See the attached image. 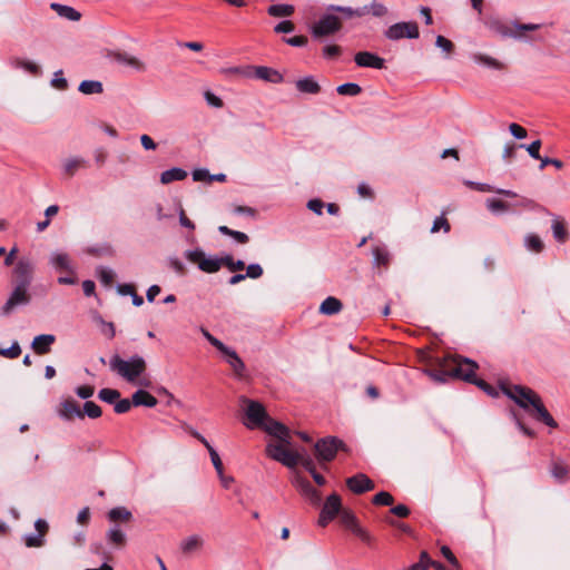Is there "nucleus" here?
Instances as JSON below:
<instances>
[{"mask_svg":"<svg viewBox=\"0 0 570 570\" xmlns=\"http://www.w3.org/2000/svg\"><path fill=\"white\" fill-rule=\"evenodd\" d=\"M368 13H372L375 17H383L387 13V9L384 4L379 2H373L367 6Z\"/></svg>","mask_w":570,"mask_h":570,"instance_id":"680f3d73","label":"nucleus"},{"mask_svg":"<svg viewBox=\"0 0 570 570\" xmlns=\"http://www.w3.org/2000/svg\"><path fill=\"white\" fill-rule=\"evenodd\" d=\"M342 308L343 304L338 298L328 296L322 302L320 306V312L324 315H335L340 313Z\"/></svg>","mask_w":570,"mask_h":570,"instance_id":"2f4dec72","label":"nucleus"},{"mask_svg":"<svg viewBox=\"0 0 570 570\" xmlns=\"http://www.w3.org/2000/svg\"><path fill=\"white\" fill-rule=\"evenodd\" d=\"M261 429H263L269 435L278 439L281 442L291 444L289 440H288L289 439L288 429L284 424L271 419L269 416L264 422V425L261 426Z\"/></svg>","mask_w":570,"mask_h":570,"instance_id":"dca6fc26","label":"nucleus"},{"mask_svg":"<svg viewBox=\"0 0 570 570\" xmlns=\"http://www.w3.org/2000/svg\"><path fill=\"white\" fill-rule=\"evenodd\" d=\"M95 393V387L91 385H81L76 389V394L82 399L88 400L90 399Z\"/></svg>","mask_w":570,"mask_h":570,"instance_id":"e2e57ef3","label":"nucleus"},{"mask_svg":"<svg viewBox=\"0 0 570 570\" xmlns=\"http://www.w3.org/2000/svg\"><path fill=\"white\" fill-rule=\"evenodd\" d=\"M81 413H83V417L87 415L90 419H98L101 416L102 411L101 407L95 402L86 401Z\"/></svg>","mask_w":570,"mask_h":570,"instance_id":"de8ad7c7","label":"nucleus"},{"mask_svg":"<svg viewBox=\"0 0 570 570\" xmlns=\"http://www.w3.org/2000/svg\"><path fill=\"white\" fill-rule=\"evenodd\" d=\"M336 91L338 95H342V96L355 97L362 92V88L360 85H357L355 82H346V83L340 85L336 88Z\"/></svg>","mask_w":570,"mask_h":570,"instance_id":"c03bdc74","label":"nucleus"},{"mask_svg":"<svg viewBox=\"0 0 570 570\" xmlns=\"http://www.w3.org/2000/svg\"><path fill=\"white\" fill-rule=\"evenodd\" d=\"M224 355L227 356V362L229 366L233 368L236 376L242 377L245 371V364L242 358L238 356L235 350L226 346V350L220 351Z\"/></svg>","mask_w":570,"mask_h":570,"instance_id":"b1692460","label":"nucleus"},{"mask_svg":"<svg viewBox=\"0 0 570 570\" xmlns=\"http://www.w3.org/2000/svg\"><path fill=\"white\" fill-rule=\"evenodd\" d=\"M295 487L312 504H318L321 502V493L309 483L308 480L297 476L295 479Z\"/></svg>","mask_w":570,"mask_h":570,"instance_id":"6ab92c4d","label":"nucleus"},{"mask_svg":"<svg viewBox=\"0 0 570 570\" xmlns=\"http://www.w3.org/2000/svg\"><path fill=\"white\" fill-rule=\"evenodd\" d=\"M441 228H443L445 233H448L450 230V224H449L448 219L442 217V216L435 218V220L433 222V226L431 228V232L432 233H436Z\"/></svg>","mask_w":570,"mask_h":570,"instance_id":"0e129e2a","label":"nucleus"},{"mask_svg":"<svg viewBox=\"0 0 570 570\" xmlns=\"http://www.w3.org/2000/svg\"><path fill=\"white\" fill-rule=\"evenodd\" d=\"M487 207L492 213H501L509 209V205L505 202L495 198L488 199Z\"/></svg>","mask_w":570,"mask_h":570,"instance_id":"3c124183","label":"nucleus"},{"mask_svg":"<svg viewBox=\"0 0 570 570\" xmlns=\"http://www.w3.org/2000/svg\"><path fill=\"white\" fill-rule=\"evenodd\" d=\"M551 474L557 481L564 482L568 479L569 469L562 462H553L551 465Z\"/></svg>","mask_w":570,"mask_h":570,"instance_id":"37998d69","label":"nucleus"},{"mask_svg":"<svg viewBox=\"0 0 570 570\" xmlns=\"http://www.w3.org/2000/svg\"><path fill=\"white\" fill-rule=\"evenodd\" d=\"M98 397L102 402L115 404L116 401L120 399V392L118 390L105 387L99 391Z\"/></svg>","mask_w":570,"mask_h":570,"instance_id":"49530a36","label":"nucleus"},{"mask_svg":"<svg viewBox=\"0 0 570 570\" xmlns=\"http://www.w3.org/2000/svg\"><path fill=\"white\" fill-rule=\"evenodd\" d=\"M35 265L29 257H20L13 267L16 285L28 287L32 282Z\"/></svg>","mask_w":570,"mask_h":570,"instance_id":"9d476101","label":"nucleus"},{"mask_svg":"<svg viewBox=\"0 0 570 570\" xmlns=\"http://www.w3.org/2000/svg\"><path fill=\"white\" fill-rule=\"evenodd\" d=\"M203 543L204 541L202 537L194 534L181 541L180 549L184 553L190 554L199 550L203 547Z\"/></svg>","mask_w":570,"mask_h":570,"instance_id":"f704fd0d","label":"nucleus"},{"mask_svg":"<svg viewBox=\"0 0 570 570\" xmlns=\"http://www.w3.org/2000/svg\"><path fill=\"white\" fill-rule=\"evenodd\" d=\"M20 354L21 347L17 341L13 342L10 347L0 350V355L11 360L19 357Z\"/></svg>","mask_w":570,"mask_h":570,"instance_id":"864d4df0","label":"nucleus"},{"mask_svg":"<svg viewBox=\"0 0 570 570\" xmlns=\"http://www.w3.org/2000/svg\"><path fill=\"white\" fill-rule=\"evenodd\" d=\"M57 413L65 421H71L73 417L83 419L78 402L71 397L60 402Z\"/></svg>","mask_w":570,"mask_h":570,"instance_id":"2eb2a0df","label":"nucleus"},{"mask_svg":"<svg viewBox=\"0 0 570 570\" xmlns=\"http://www.w3.org/2000/svg\"><path fill=\"white\" fill-rule=\"evenodd\" d=\"M202 334L219 352L226 350V345L222 341L213 336L206 328H202Z\"/></svg>","mask_w":570,"mask_h":570,"instance_id":"052dcab7","label":"nucleus"},{"mask_svg":"<svg viewBox=\"0 0 570 570\" xmlns=\"http://www.w3.org/2000/svg\"><path fill=\"white\" fill-rule=\"evenodd\" d=\"M30 302V295L28 287L14 285L9 298L1 307L0 313L3 316L10 315L17 307L28 305Z\"/></svg>","mask_w":570,"mask_h":570,"instance_id":"6e6552de","label":"nucleus"},{"mask_svg":"<svg viewBox=\"0 0 570 570\" xmlns=\"http://www.w3.org/2000/svg\"><path fill=\"white\" fill-rule=\"evenodd\" d=\"M97 276L104 285L110 286L114 283L115 273L110 268L100 266L97 268Z\"/></svg>","mask_w":570,"mask_h":570,"instance_id":"09e8293b","label":"nucleus"},{"mask_svg":"<svg viewBox=\"0 0 570 570\" xmlns=\"http://www.w3.org/2000/svg\"><path fill=\"white\" fill-rule=\"evenodd\" d=\"M524 246L527 247V249L534 253H541L544 248L543 242L535 234H528L524 237Z\"/></svg>","mask_w":570,"mask_h":570,"instance_id":"58836bf2","label":"nucleus"},{"mask_svg":"<svg viewBox=\"0 0 570 570\" xmlns=\"http://www.w3.org/2000/svg\"><path fill=\"white\" fill-rule=\"evenodd\" d=\"M240 405L243 407L246 421L244 424L248 429H257L264 425V422L268 419V414L262 403L255 400H250L246 396L239 397Z\"/></svg>","mask_w":570,"mask_h":570,"instance_id":"20e7f679","label":"nucleus"},{"mask_svg":"<svg viewBox=\"0 0 570 570\" xmlns=\"http://www.w3.org/2000/svg\"><path fill=\"white\" fill-rule=\"evenodd\" d=\"M338 450H345V444L335 436L324 438L315 444V451L320 462L332 461Z\"/></svg>","mask_w":570,"mask_h":570,"instance_id":"423d86ee","label":"nucleus"},{"mask_svg":"<svg viewBox=\"0 0 570 570\" xmlns=\"http://www.w3.org/2000/svg\"><path fill=\"white\" fill-rule=\"evenodd\" d=\"M263 273H264L263 267L259 264L254 263V264H249L246 267L245 275H246V277L256 279V278H259L263 275Z\"/></svg>","mask_w":570,"mask_h":570,"instance_id":"bf43d9fd","label":"nucleus"},{"mask_svg":"<svg viewBox=\"0 0 570 570\" xmlns=\"http://www.w3.org/2000/svg\"><path fill=\"white\" fill-rule=\"evenodd\" d=\"M188 432L194 436L196 438L197 440H199L204 446L207 449L209 455H210V460H212V463L217 472V474H222V471H224V466H223V462L219 458V454L217 453V451L210 445V443L200 434L198 433L196 430L189 428L188 429Z\"/></svg>","mask_w":570,"mask_h":570,"instance_id":"aec40b11","label":"nucleus"},{"mask_svg":"<svg viewBox=\"0 0 570 570\" xmlns=\"http://www.w3.org/2000/svg\"><path fill=\"white\" fill-rule=\"evenodd\" d=\"M342 510V502L338 494L333 493L330 497H327L320 518H318V524L321 527H325L331 522Z\"/></svg>","mask_w":570,"mask_h":570,"instance_id":"9b49d317","label":"nucleus"},{"mask_svg":"<svg viewBox=\"0 0 570 570\" xmlns=\"http://www.w3.org/2000/svg\"><path fill=\"white\" fill-rule=\"evenodd\" d=\"M441 552L443 554V557L455 568V569H460V564H459V561L458 559L455 558V556L452 553L451 549L446 546H443L441 548Z\"/></svg>","mask_w":570,"mask_h":570,"instance_id":"69168bd1","label":"nucleus"},{"mask_svg":"<svg viewBox=\"0 0 570 570\" xmlns=\"http://www.w3.org/2000/svg\"><path fill=\"white\" fill-rule=\"evenodd\" d=\"M51 86L55 87L58 90H66L68 88V81L63 77L62 70H57L53 73V78L51 80Z\"/></svg>","mask_w":570,"mask_h":570,"instance_id":"5fc2aeb1","label":"nucleus"},{"mask_svg":"<svg viewBox=\"0 0 570 570\" xmlns=\"http://www.w3.org/2000/svg\"><path fill=\"white\" fill-rule=\"evenodd\" d=\"M134 406L155 407L158 404L157 399L145 390H137L132 394Z\"/></svg>","mask_w":570,"mask_h":570,"instance_id":"a878e982","label":"nucleus"},{"mask_svg":"<svg viewBox=\"0 0 570 570\" xmlns=\"http://www.w3.org/2000/svg\"><path fill=\"white\" fill-rule=\"evenodd\" d=\"M106 540L109 544L114 546L116 549L124 548L127 542L125 532H122L118 525H115L107 531Z\"/></svg>","mask_w":570,"mask_h":570,"instance_id":"bb28decb","label":"nucleus"},{"mask_svg":"<svg viewBox=\"0 0 570 570\" xmlns=\"http://www.w3.org/2000/svg\"><path fill=\"white\" fill-rule=\"evenodd\" d=\"M79 91L85 95L101 94L104 90L102 83L97 80H83L79 85Z\"/></svg>","mask_w":570,"mask_h":570,"instance_id":"4c0bfd02","label":"nucleus"},{"mask_svg":"<svg viewBox=\"0 0 570 570\" xmlns=\"http://www.w3.org/2000/svg\"><path fill=\"white\" fill-rule=\"evenodd\" d=\"M520 148H525L527 151L529 153V155L534 158V159H541L540 157V147H541V141L540 140H534L532 141L530 145L525 146L523 144L519 145Z\"/></svg>","mask_w":570,"mask_h":570,"instance_id":"4d7b16f0","label":"nucleus"},{"mask_svg":"<svg viewBox=\"0 0 570 570\" xmlns=\"http://www.w3.org/2000/svg\"><path fill=\"white\" fill-rule=\"evenodd\" d=\"M551 228H552L553 237L556 238L557 242L564 243L568 239L569 234H568L564 223L562 220H560L559 218H554L552 220Z\"/></svg>","mask_w":570,"mask_h":570,"instance_id":"e433bc0d","label":"nucleus"},{"mask_svg":"<svg viewBox=\"0 0 570 570\" xmlns=\"http://www.w3.org/2000/svg\"><path fill=\"white\" fill-rule=\"evenodd\" d=\"M132 399H119L116 401L114 410L118 414L127 413L132 406Z\"/></svg>","mask_w":570,"mask_h":570,"instance_id":"6e6d98bb","label":"nucleus"},{"mask_svg":"<svg viewBox=\"0 0 570 570\" xmlns=\"http://www.w3.org/2000/svg\"><path fill=\"white\" fill-rule=\"evenodd\" d=\"M355 63L358 67L374 68V69H383L384 68V59L379 57L375 53L370 51H360L354 57Z\"/></svg>","mask_w":570,"mask_h":570,"instance_id":"a211bd4d","label":"nucleus"},{"mask_svg":"<svg viewBox=\"0 0 570 570\" xmlns=\"http://www.w3.org/2000/svg\"><path fill=\"white\" fill-rule=\"evenodd\" d=\"M185 257L190 263L196 264L198 268L205 273H216L220 269L218 257L206 256L203 249L196 248L193 250H186Z\"/></svg>","mask_w":570,"mask_h":570,"instance_id":"0eeeda50","label":"nucleus"},{"mask_svg":"<svg viewBox=\"0 0 570 570\" xmlns=\"http://www.w3.org/2000/svg\"><path fill=\"white\" fill-rule=\"evenodd\" d=\"M342 27L340 19L333 14H324L313 27L314 37L333 35Z\"/></svg>","mask_w":570,"mask_h":570,"instance_id":"f8f14e48","label":"nucleus"},{"mask_svg":"<svg viewBox=\"0 0 570 570\" xmlns=\"http://www.w3.org/2000/svg\"><path fill=\"white\" fill-rule=\"evenodd\" d=\"M296 89L299 92L316 95L321 91L318 82L313 77H305L296 81Z\"/></svg>","mask_w":570,"mask_h":570,"instance_id":"7c9ffc66","label":"nucleus"},{"mask_svg":"<svg viewBox=\"0 0 570 570\" xmlns=\"http://www.w3.org/2000/svg\"><path fill=\"white\" fill-rule=\"evenodd\" d=\"M511 135L517 139H524L527 137V130L518 124H511L509 126Z\"/></svg>","mask_w":570,"mask_h":570,"instance_id":"338daca9","label":"nucleus"},{"mask_svg":"<svg viewBox=\"0 0 570 570\" xmlns=\"http://www.w3.org/2000/svg\"><path fill=\"white\" fill-rule=\"evenodd\" d=\"M255 77L272 83H281L284 79L277 70L264 66L255 68Z\"/></svg>","mask_w":570,"mask_h":570,"instance_id":"393cba45","label":"nucleus"},{"mask_svg":"<svg viewBox=\"0 0 570 570\" xmlns=\"http://www.w3.org/2000/svg\"><path fill=\"white\" fill-rule=\"evenodd\" d=\"M218 230L220 234L225 236L233 237L237 243L246 244L249 240V237L247 234L238 230L230 229L229 227L222 225L218 227Z\"/></svg>","mask_w":570,"mask_h":570,"instance_id":"79ce46f5","label":"nucleus"},{"mask_svg":"<svg viewBox=\"0 0 570 570\" xmlns=\"http://www.w3.org/2000/svg\"><path fill=\"white\" fill-rule=\"evenodd\" d=\"M372 255H373V265L376 267L387 268L392 261V255H391L390 250L387 249L386 245H383V244L373 246Z\"/></svg>","mask_w":570,"mask_h":570,"instance_id":"5701e85b","label":"nucleus"},{"mask_svg":"<svg viewBox=\"0 0 570 570\" xmlns=\"http://www.w3.org/2000/svg\"><path fill=\"white\" fill-rule=\"evenodd\" d=\"M24 543L29 548H39L43 546L45 540L39 534H27L24 537Z\"/></svg>","mask_w":570,"mask_h":570,"instance_id":"13d9d810","label":"nucleus"},{"mask_svg":"<svg viewBox=\"0 0 570 570\" xmlns=\"http://www.w3.org/2000/svg\"><path fill=\"white\" fill-rule=\"evenodd\" d=\"M436 47L441 48L445 52H451L453 50V43L443 36H438L435 40Z\"/></svg>","mask_w":570,"mask_h":570,"instance_id":"774afa93","label":"nucleus"},{"mask_svg":"<svg viewBox=\"0 0 570 570\" xmlns=\"http://www.w3.org/2000/svg\"><path fill=\"white\" fill-rule=\"evenodd\" d=\"M328 10L331 11H337L342 12L345 18H353V17H363L368 13L367 6L353 9L351 7H342V6H330Z\"/></svg>","mask_w":570,"mask_h":570,"instance_id":"c9c22d12","label":"nucleus"},{"mask_svg":"<svg viewBox=\"0 0 570 570\" xmlns=\"http://www.w3.org/2000/svg\"><path fill=\"white\" fill-rule=\"evenodd\" d=\"M286 443H269L266 446V453L273 460L281 462L287 468L298 465L299 453L289 451L285 448Z\"/></svg>","mask_w":570,"mask_h":570,"instance_id":"39448f33","label":"nucleus"},{"mask_svg":"<svg viewBox=\"0 0 570 570\" xmlns=\"http://www.w3.org/2000/svg\"><path fill=\"white\" fill-rule=\"evenodd\" d=\"M341 521L342 523L350 529L357 538H360L364 543L372 544L373 537L368 531H366L364 528H362L355 515L348 511H343L341 513Z\"/></svg>","mask_w":570,"mask_h":570,"instance_id":"ddd939ff","label":"nucleus"},{"mask_svg":"<svg viewBox=\"0 0 570 570\" xmlns=\"http://www.w3.org/2000/svg\"><path fill=\"white\" fill-rule=\"evenodd\" d=\"M112 59H114V61H116L120 65H124V66H128L136 71H145L146 70V65L140 59H138L135 56L129 55L128 52H124V51L115 52L112 55Z\"/></svg>","mask_w":570,"mask_h":570,"instance_id":"4be33fe9","label":"nucleus"},{"mask_svg":"<svg viewBox=\"0 0 570 570\" xmlns=\"http://www.w3.org/2000/svg\"><path fill=\"white\" fill-rule=\"evenodd\" d=\"M51 9L55 10L61 18L70 21H78L81 18L80 12L69 6L51 3Z\"/></svg>","mask_w":570,"mask_h":570,"instance_id":"473e14b6","label":"nucleus"},{"mask_svg":"<svg viewBox=\"0 0 570 570\" xmlns=\"http://www.w3.org/2000/svg\"><path fill=\"white\" fill-rule=\"evenodd\" d=\"M386 38L400 40L403 38L416 39L420 36L416 22H397L389 27L385 31Z\"/></svg>","mask_w":570,"mask_h":570,"instance_id":"1a4fd4ad","label":"nucleus"},{"mask_svg":"<svg viewBox=\"0 0 570 570\" xmlns=\"http://www.w3.org/2000/svg\"><path fill=\"white\" fill-rule=\"evenodd\" d=\"M473 61L476 63H480V65H484L492 69H502L503 68V65L499 60H497L490 56L482 55V53H474Z\"/></svg>","mask_w":570,"mask_h":570,"instance_id":"a19ab883","label":"nucleus"},{"mask_svg":"<svg viewBox=\"0 0 570 570\" xmlns=\"http://www.w3.org/2000/svg\"><path fill=\"white\" fill-rule=\"evenodd\" d=\"M187 177V171L181 168L174 167L167 169L160 174V183L164 185L170 184L173 181L183 180Z\"/></svg>","mask_w":570,"mask_h":570,"instance_id":"72a5a7b5","label":"nucleus"},{"mask_svg":"<svg viewBox=\"0 0 570 570\" xmlns=\"http://www.w3.org/2000/svg\"><path fill=\"white\" fill-rule=\"evenodd\" d=\"M50 264L57 269V271H65L68 273H73L70 257L66 253H52L50 256Z\"/></svg>","mask_w":570,"mask_h":570,"instance_id":"c85d7f7f","label":"nucleus"},{"mask_svg":"<svg viewBox=\"0 0 570 570\" xmlns=\"http://www.w3.org/2000/svg\"><path fill=\"white\" fill-rule=\"evenodd\" d=\"M429 376L434 380L435 382H446L449 377H454L453 368L450 371H443V370H429L426 371Z\"/></svg>","mask_w":570,"mask_h":570,"instance_id":"8fccbe9b","label":"nucleus"},{"mask_svg":"<svg viewBox=\"0 0 570 570\" xmlns=\"http://www.w3.org/2000/svg\"><path fill=\"white\" fill-rule=\"evenodd\" d=\"M485 26L502 38H512L514 40L529 41L530 38L525 35L529 31H535L541 26L537 23H520L512 21L510 23L500 20L499 18H490L485 21Z\"/></svg>","mask_w":570,"mask_h":570,"instance_id":"7ed1b4c3","label":"nucleus"},{"mask_svg":"<svg viewBox=\"0 0 570 570\" xmlns=\"http://www.w3.org/2000/svg\"><path fill=\"white\" fill-rule=\"evenodd\" d=\"M267 12L272 17H288L294 12V8L289 4H273L268 7Z\"/></svg>","mask_w":570,"mask_h":570,"instance_id":"a18cd8bd","label":"nucleus"},{"mask_svg":"<svg viewBox=\"0 0 570 570\" xmlns=\"http://www.w3.org/2000/svg\"><path fill=\"white\" fill-rule=\"evenodd\" d=\"M346 485L348 489L356 493L361 494L367 491H371L375 488L374 482L365 474L357 473L346 480Z\"/></svg>","mask_w":570,"mask_h":570,"instance_id":"f3484780","label":"nucleus"},{"mask_svg":"<svg viewBox=\"0 0 570 570\" xmlns=\"http://www.w3.org/2000/svg\"><path fill=\"white\" fill-rule=\"evenodd\" d=\"M109 367L128 383L144 386L149 385L148 381L139 380L146 372L147 363L145 358L138 354L130 356L128 360H124L118 354H115L109 360Z\"/></svg>","mask_w":570,"mask_h":570,"instance_id":"f03ea898","label":"nucleus"},{"mask_svg":"<svg viewBox=\"0 0 570 570\" xmlns=\"http://www.w3.org/2000/svg\"><path fill=\"white\" fill-rule=\"evenodd\" d=\"M11 66L17 69H22L32 76H39L41 73L40 66L31 60L13 58L11 59Z\"/></svg>","mask_w":570,"mask_h":570,"instance_id":"c756f323","label":"nucleus"},{"mask_svg":"<svg viewBox=\"0 0 570 570\" xmlns=\"http://www.w3.org/2000/svg\"><path fill=\"white\" fill-rule=\"evenodd\" d=\"M456 365L453 368L454 377H461L469 383H475L478 380L475 377V370L478 368V364L469 358H464L459 362L455 361Z\"/></svg>","mask_w":570,"mask_h":570,"instance_id":"4468645a","label":"nucleus"},{"mask_svg":"<svg viewBox=\"0 0 570 570\" xmlns=\"http://www.w3.org/2000/svg\"><path fill=\"white\" fill-rule=\"evenodd\" d=\"M132 514L129 510L124 507H117L108 512V519L112 522L117 521H129Z\"/></svg>","mask_w":570,"mask_h":570,"instance_id":"ea45409f","label":"nucleus"},{"mask_svg":"<svg viewBox=\"0 0 570 570\" xmlns=\"http://www.w3.org/2000/svg\"><path fill=\"white\" fill-rule=\"evenodd\" d=\"M87 165V160L82 157H70L63 160L62 169L67 176L72 177L79 169L86 168Z\"/></svg>","mask_w":570,"mask_h":570,"instance_id":"cd10ccee","label":"nucleus"},{"mask_svg":"<svg viewBox=\"0 0 570 570\" xmlns=\"http://www.w3.org/2000/svg\"><path fill=\"white\" fill-rule=\"evenodd\" d=\"M372 502L376 505H391L394 498L389 492L381 491L373 497Z\"/></svg>","mask_w":570,"mask_h":570,"instance_id":"603ef678","label":"nucleus"},{"mask_svg":"<svg viewBox=\"0 0 570 570\" xmlns=\"http://www.w3.org/2000/svg\"><path fill=\"white\" fill-rule=\"evenodd\" d=\"M56 342V336L52 334H41L33 338L31 348L39 355L48 354L51 351L52 344Z\"/></svg>","mask_w":570,"mask_h":570,"instance_id":"412c9836","label":"nucleus"},{"mask_svg":"<svg viewBox=\"0 0 570 570\" xmlns=\"http://www.w3.org/2000/svg\"><path fill=\"white\" fill-rule=\"evenodd\" d=\"M502 392L512 401H514L521 409L527 411L532 417L544 423L546 425L556 429L558 423L551 416L542 403L541 397L533 390L522 385H513L509 383H501Z\"/></svg>","mask_w":570,"mask_h":570,"instance_id":"f257e3e1","label":"nucleus"}]
</instances>
